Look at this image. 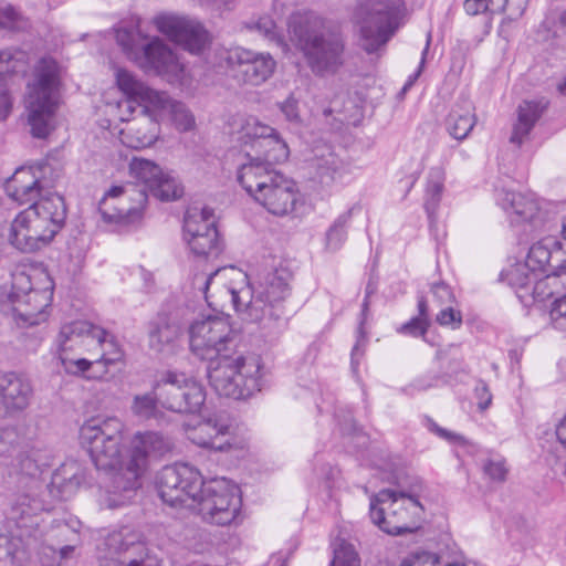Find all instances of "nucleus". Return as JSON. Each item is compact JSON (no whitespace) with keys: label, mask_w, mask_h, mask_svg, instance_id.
Here are the masks:
<instances>
[{"label":"nucleus","mask_w":566,"mask_h":566,"mask_svg":"<svg viewBox=\"0 0 566 566\" xmlns=\"http://www.w3.org/2000/svg\"><path fill=\"white\" fill-rule=\"evenodd\" d=\"M60 66L52 57L41 59L34 67L33 78L28 84L25 108L31 134L45 138L54 129L60 105Z\"/></svg>","instance_id":"nucleus-8"},{"label":"nucleus","mask_w":566,"mask_h":566,"mask_svg":"<svg viewBox=\"0 0 566 566\" xmlns=\"http://www.w3.org/2000/svg\"><path fill=\"white\" fill-rule=\"evenodd\" d=\"M187 438L195 444L220 452L243 450L247 439L222 417H210L196 427L186 428Z\"/></svg>","instance_id":"nucleus-15"},{"label":"nucleus","mask_w":566,"mask_h":566,"mask_svg":"<svg viewBox=\"0 0 566 566\" xmlns=\"http://www.w3.org/2000/svg\"><path fill=\"white\" fill-rule=\"evenodd\" d=\"M431 292L434 300L441 305L452 303L454 301V294L451 287L446 283L441 282L433 284Z\"/></svg>","instance_id":"nucleus-55"},{"label":"nucleus","mask_w":566,"mask_h":566,"mask_svg":"<svg viewBox=\"0 0 566 566\" xmlns=\"http://www.w3.org/2000/svg\"><path fill=\"white\" fill-rule=\"evenodd\" d=\"M127 101L124 99L118 104L119 109H124L128 113L137 112L138 117L134 118V122L125 129L120 130L122 142L130 148L139 149L151 146L159 136V116L149 111L143 113L137 102L133 103L132 108H127L123 105Z\"/></svg>","instance_id":"nucleus-26"},{"label":"nucleus","mask_w":566,"mask_h":566,"mask_svg":"<svg viewBox=\"0 0 566 566\" xmlns=\"http://www.w3.org/2000/svg\"><path fill=\"white\" fill-rule=\"evenodd\" d=\"M52 296V280L42 265H19L0 287V308L17 326H34L48 319Z\"/></svg>","instance_id":"nucleus-6"},{"label":"nucleus","mask_w":566,"mask_h":566,"mask_svg":"<svg viewBox=\"0 0 566 566\" xmlns=\"http://www.w3.org/2000/svg\"><path fill=\"white\" fill-rule=\"evenodd\" d=\"M350 211H347L334 221L326 232V248L331 251L338 250L346 240V229L350 220Z\"/></svg>","instance_id":"nucleus-45"},{"label":"nucleus","mask_w":566,"mask_h":566,"mask_svg":"<svg viewBox=\"0 0 566 566\" xmlns=\"http://www.w3.org/2000/svg\"><path fill=\"white\" fill-rule=\"evenodd\" d=\"M427 326V319L413 317L408 323L403 324L399 331L412 336H420L424 335Z\"/></svg>","instance_id":"nucleus-58"},{"label":"nucleus","mask_w":566,"mask_h":566,"mask_svg":"<svg viewBox=\"0 0 566 566\" xmlns=\"http://www.w3.org/2000/svg\"><path fill=\"white\" fill-rule=\"evenodd\" d=\"M84 481V473L75 461L63 463L53 474L52 484L63 500L73 495Z\"/></svg>","instance_id":"nucleus-36"},{"label":"nucleus","mask_w":566,"mask_h":566,"mask_svg":"<svg viewBox=\"0 0 566 566\" xmlns=\"http://www.w3.org/2000/svg\"><path fill=\"white\" fill-rule=\"evenodd\" d=\"M227 65L239 83L261 85L274 73L276 62L270 53L256 52L242 46L227 51Z\"/></svg>","instance_id":"nucleus-17"},{"label":"nucleus","mask_w":566,"mask_h":566,"mask_svg":"<svg viewBox=\"0 0 566 566\" xmlns=\"http://www.w3.org/2000/svg\"><path fill=\"white\" fill-rule=\"evenodd\" d=\"M555 431L558 441L566 448V415L558 422Z\"/></svg>","instance_id":"nucleus-64"},{"label":"nucleus","mask_w":566,"mask_h":566,"mask_svg":"<svg viewBox=\"0 0 566 566\" xmlns=\"http://www.w3.org/2000/svg\"><path fill=\"white\" fill-rule=\"evenodd\" d=\"M96 343L92 346V353L86 359L70 360L65 359L67 374L84 375L92 367H102L101 370L93 371L87 379H104L108 374V367L118 363L123 353L113 336L103 328V335L96 337Z\"/></svg>","instance_id":"nucleus-20"},{"label":"nucleus","mask_w":566,"mask_h":566,"mask_svg":"<svg viewBox=\"0 0 566 566\" xmlns=\"http://www.w3.org/2000/svg\"><path fill=\"white\" fill-rule=\"evenodd\" d=\"M144 22L140 18L132 19L116 29V41L128 59L137 62L144 48L148 43Z\"/></svg>","instance_id":"nucleus-31"},{"label":"nucleus","mask_w":566,"mask_h":566,"mask_svg":"<svg viewBox=\"0 0 566 566\" xmlns=\"http://www.w3.org/2000/svg\"><path fill=\"white\" fill-rule=\"evenodd\" d=\"M99 566H159L145 543L129 528L108 534L101 548Z\"/></svg>","instance_id":"nucleus-13"},{"label":"nucleus","mask_w":566,"mask_h":566,"mask_svg":"<svg viewBox=\"0 0 566 566\" xmlns=\"http://www.w3.org/2000/svg\"><path fill=\"white\" fill-rule=\"evenodd\" d=\"M287 31L291 42L314 74H334L343 65L344 36L338 27L316 12H293L287 21Z\"/></svg>","instance_id":"nucleus-5"},{"label":"nucleus","mask_w":566,"mask_h":566,"mask_svg":"<svg viewBox=\"0 0 566 566\" xmlns=\"http://www.w3.org/2000/svg\"><path fill=\"white\" fill-rule=\"evenodd\" d=\"M429 428L431 431H434L438 436H440L441 438H444L449 441L459 442V443L465 442V439L463 437L458 436L452 432H449L448 430L440 428L437 423L432 422L431 420L429 421Z\"/></svg>","instance_id":"nucleus-63"},{"label":"nucleus","mask_w":566,"mask_h":566,"mask_svg":"<svg viewBox=\"0 0 566 566\" xmlns=\"http://www.w3.org/2000/svg\"><path fill=\"white\" fill-rule=\"evenodd\" d=\"M364 321L360 322L359 327L357 329V340L355 346L352 350V366L353 368H356V365L358 364L357 357L363 355V352L360 350V347L365 345V332L363 329Z\"/></svg>","instance_id":"nucleus-61"},{"label":"nucleus","mask_w":566,"mask_h":566,"mask_svg":"<svg viewBox=\"0 0 566 566\" xmlns=\"http://www.w3.org/2000/svg\"><path fill=\"white\" fill-rule=\"evenodd\" d=\"M463 7L465 12L471 15L488 11V3L485 0H465Z\"/></svg>","instance_id":"nucleus-62"},{"label":"nucleus","mask_w":566,"mask_h":566,"mask_svg":"<svg viewBox=\"0 0 566 566\" xmlns=\"http://www.w3.org/2000/svg\"><path fill=\"white\" fill-rule=\"evenodd\" d=\"M103 335V328L87 321H74L64 324L56 337L59 348V359L65 373L67 365L65 359L76 360L86 359L81 355L86 353L90 356L92 346L96 343V337Z\"/></svg>","instance_id":"nucleus-19"},{"label":"nucleus","mask_w":566,"mask_h":566,"mask_svg":"<svg viewBox=\"0 0 566 566\" xmlns=\"http://www.w3.org/2000/svg\"><path fill=\"white\" fill-rule=\"evenodd\" d=\"M124 423L116 417L92 418L80 429L81 444L87 450L97 470L112 472V490L105 499L109 509L127 503L140 486L149 458H163L172 448V440L159 431L135 433L132 449L122 455Z\"/></svg>","instance_id":"nucleus-1"},{"label":"nucleus","mask_w":566,"mask_h":566,"mask_svg":"<svg viewBox=\"0 0 566 566\" xmlns=\"http://www.w3.org/2000/svg\"><path fill=\"white\" fill-rule=\"evenodd\" d=\"M164 171L155 163L142 159L133 158L129 164V175L134 178L143 188L139 190L140 201H145L147 192L153 189L155 184Z\"/></svg>","instance_id":"nucleus-37"},{"label":"nucleus","mask_w":566,"mask_h":566,"mask_svg":"<svg viewBox=\"0 0 566 566\" xmlns=\"http://www.w3.org/2000/svg\"><path fill=\"white\" fill-rule=\"evenodd\" d=\"M18 546L17 538L0 534V566H15Z\"/></svg>","instance_id":"nucleus-50"},{"label":"nucleus","mask_w":566,"mask_h":566,"mask_svg":"<svg viewBox=\"0 0 566 566\" xmlns=\"http://www.w3.org/2000/svg\"><path fill=\"white\" fill-rule=\"evenodd\" d=\"M434 386V378L420 377L415 379L411 384L402 388V391L407 395H415L418 391L427 390Z\"/></svg>","instance_id":"nucleus-60"},{"label":"nucleus","mask_w":566,"mask_h":566,"mask_svg":"<svg viewBox=\"0 0 566 566\" xmlns=\"http://www.w3.org/2000/svg\"><path fill=\"white\" fill-rule=\"evenodd\" d=\"M42 510V504L39 501L30 500L28 495H22L12 503L9 518L15 523L18 528H25L28 535H31L29 528L38 526L36 513Z\"/></svg>","instance_id":"nucleus-38"},{"label":"nucleus","mask_w":566,"mask_h":566,"mask_svg":"<svg viewBox=\"0 0 566 566\" xmlns=\"http://www.w3.org/2000/svg\"><path fill=\"white\" fill-rule=\"evenodd\" d=\"M124 187L114 186L99 201L98 213L105 223H128L135 218L140 217L139 209L124 208L115 203V200L124 195Z\"/></svg>","instance_id":"nucleus-33"},{"label":"nucleus","mask_w":566,"mask_h":566,"mask_svg":"<svg viewBox=\"0 0 566 566\" xmlns=\"http://www.w3.org/2000/svg\"><path fill=\"white\" fill-rule=\"evenodd\" d=\"M30 381L15 373H0V418L12 417L28 408L32 397Z\"/></svg>","instance_id":"nucleus-28"},{"label":"nucleus","mask_w":566,"mask_h":566,"mask_svg":"<svg viewBox=\"0 0 566 566\" xmlns=\"http://www.w3.org/2000/svg\"><path fill=\"white\" fill-rule=\"evenodd\" d=\"M161 407L178 413H198L206 401L201 382L182 373L167 371L155 384Z\"/></svg>","instance_id":"nucleus-12"},{"label":"nucleus","mask_w":566,"mask_h":566,"mask_svg":"<svg viewBox=\"0 0 566 566\" xmlns=\"http://www.w3.org/2000/svg\"><path fill=\"white\" fill-rule=\"evenodd\" d=\"M403 12L402 0H361L353 19L359 28L364 51L368 54L381 51L398 30Z\"/></svg>","instance_id":"nucleus-9"},{"label":"nucleus","mask_w":566,"mask_h":566,"mask_svg":"<svg viewBox=\"0 0 566 566\" xmlns=\"http://www.w3.org/2000/svg\"><path fill=\"white\" fill-rule=\"evenodd\" d=\"M149 193L161 201H169L179 198L182 189L172 177L163 172L159 179L153 184Z\"/></svg>","instance_id":"nucleus-46"},{"label":"nucleus","mask_w":566,"mask_h":566,"mask_svg":"<svg viewBox=\"0 0 566 566\" xmlns=\"http://www.w3.org/2000/svg\"><path fill=\"white\" fill-rule=\"evenodd\" d=\"M438 557L432 553H420L410 558H406L401 566H437Z\"/></svg>","instance_id":"nucleus-54"},{"label":"nucleus","mask_w":566,"mask_h":566,"mask_svg":"<svg viewBox=\"0 0 566 566\" xmlns=\"http://www.w3.org/2000/svg\"><path fill=\"white\" fill-rule=\"evenodd\" d=\"M188 333L190 350L208 361L207 376L218 395L239 400L261 390V360L238 349L239 334L227 317L202 316Z\"/></svg>","instance_id":"nucleus-3"},{"label":"nucleus","mask_w":566,"mask_h":566,"mask_svg":"<svg viewBox=\"0 0 566 566\" xmlns=\"http://www.w3.org/2000/svg\"><path fill=\"white\" fill-rule=\"evenodd\" d=\"M422 513L423 507L419 500L403 492L382 490L370 500V518L387 534L412 532Z\"/></svg>","instance_id":"nucleus-11"},{"label":"nucleus","mask_w":566,"mask_h":566,"mask_svg":"<svg viewBox=\"0 0 566 566\" xmlns=\"http://www.w3.org/2000/svg\"><path fill=\"white\" fill-rule=\"evenodd\" d=\"M207 229H217L212 210L203 208L199 211L193 208L186 212L184 219V238L203 234L208 232Z\"/></svg>","instance_id":"nucleus-40"},{"label":"nucleus","mask_w":566,"mask_h":566,"mask_svg":"<svg viewBox=\"0 0 566 566\" xmlns=\"http://www.w3.org/2000/svg\"><path fill=\"white\" fill-rule=\"evenodd\" d=\"M136 63L142 69L167 76L169 81H181L184 77L185 65L159 38H153L148 41Z\"/></svg>","instance_id":"nucleus-25"},{"label":"nucleus","mask_w":566,"mask_h":566,"mask_svg":"<svg viewBox=\"0 0 566 566\" xmlns=\"http://www.w3.org/2000/svg\"><path fill=\"white\" fill-rule=\"evenodd\" d=\"M25 433L21 426H6L0 428V455L15 460L22 470H31L32 461L24 459Z\"/></svg>","instance_id":"nucleus-32"},{"label":"nucleus","mask_w":566,"mask_h":566,"mask_svg":"<svg viewBox=\"0 0 566 566\" xmlns=\"http://www.w3.org/2000/svg\"><path fill=\"white\" fill-rule=\"evenodd\" d=\"M248 28L258 31L269 41L274 42L279 46H286L282 35L277 31L275 22L270 17H261L255 22L248 24Z\"/></svg>","instance_id":"nucleus-49"},{"label":"nucleus","mask_w":566,"mask_h":566,"mask_svg":"<svg viewBox=\"0 0 566 566\" xmlns=\"http://www.w3.org/2000/svg\"><path fill=\"white\" fill-rule=\"evenodd\" d=\"M29 65V55L19 49H4L0 51V81L7 82V75L25 73Z\"/></svg>","instance_id":"nucleus-41"},{"label":"nucleus","mask_w":566,"mask_h":566,"mask_svg":"<svg viewBox=\"0 0 566 566\" xmlns=\"http://www.w3.org/2000/svg\"><path fill=\"white\" fill-rule=\"evenodd\" d=\"M153 23L158 32L190 53H201L209 43L208 32L195 19L174 13H161L153 19Z\"/></svg>","instance_id":"nucleus-18"},{"label":"nucleus","mask_w":566,"mask_h":566,"mask_svg":"<svg viewBox=\"0 0 566 566\" xmlns=\"http://www.w3.org/2000/svg\"><path fill=\"white\" fill-rule=\"evenodd\" d=\"M282 160H270L268 150L262 153L245 154V160L238 168L237 179L244 190L253 198L265 186L281 174L274 165Z\"/></svg>","instance_id":"nucleus-23"},{"label":"nucleus","mask_w":566,"mask_h":566,"mask_svg":"<svg viewBox=\"0 0 566 566\" xmlns=\"http://www.w3.org/2000/svg\"><path fill=\"white\" fill-rule=\"evenodd\" d=\"M331 566H360L358 555L350 543L338 539L334 544V558Z\"/></svg>","instance_id":"nucleus-48"},{"label":"nucleus","mask_w":566,"mask_h":566,"mask_svg":"<svg viewBox=\"0 0 566 566\" xmlns=\"http://www.w3.org/2000/svg\"><path fill=\"white\" fill-rule=\"evenodd\" d=\"M496 200L512 227L528 224L536 228L544 220L541 205L533 195L502 189L497 192Z\"/></svg>","instance_id":"nucleus-22"},{"label":"nucleus","mask_w":566,"mask_h":566,"mask_svg":"<svg viewBox=\"0 0 566 566\" xmlns=\"http://www.w3.org/2000/svg\"><path fill=\"white\" fill-rule=\"evenodd\" d=\"M65 217L66 208L60 195L43 196L15 216L8 240L21 252L38 251L53 240Z\"/></svg>","instance_id":"nucleus-7"},{"label":"nucleus","mask_w":566,"mask_h":566,"mask_svg":"<svg viewBox=\"0 0 566 566\" xmlns=\"http://www.w3.org/2000/svg\"><path fill=\"white\" fill-rule=\"evenodd\" d=\"M474 394H475L476 399L479 400L478 401L479 409L481 411H484L485 409H488L492 402V395H491L486 384L483 381H480L474 389Z\"/></svg>","instance_id":"nucleus-59"},{"label":"nucleus","mask_w":566,"mask_h":566,"mask_svg":"<svg viewBox=\"0 0 566 566\" xmlns=\"http://www.w3.org/2000/svg\"><path fill=\"white\" fill-rule=\"evenodd\" d=\"M12 109L9 84L0 81V122L4 120Z\"/></svg>","instance_id":"nucleus-57"},{"label":"nucleus","mask_w":566,"mask_h":566,"mask_svg":"<svg viewBox=\"0 0 566 566\" xmlns=\"http://www.w3.org/2000/svg\"><path fill=\"white\" fill-rule=\"evenodd\" d=\"M436 319L441 326L458 329L462 324V314L460 311L454 310L451 306H447L438 313Z\"/></svg>","instance_id":"nucleus-52"},{"label":"nucleus","mask_w":566,"mask_h":566,"mask_svg":"<svg viewBox=\"0 0 566 566\" xmlns=\"http://www.w3.org/2000/svg\"><path fill=\"white\" fill-rule=\"evenodd\" d=\"M154 391L145 395H137L133 399L132 411L135 416L142 419L154 418L157 413V391L155 387Z\"/></svg>","instance_id":"nucleus-47"},{"label":"nucleus","mask_w":566,"mask_h":566,"mask_svg":"<svg viewBox=\"0 0 566 566\" xmlns=\"http://www.w3.org/2000/svg\"><path fill=\"white\" fill-rule=\"evenodd\" d=\"M160 499L170 506L198 507L201 517L211 524L229 525L241 509L239 488L226 478L203 481L193 467L181 463L167 465L157 475Z\"/></svg>","instance_id":"nucleus-4"},{"label":"nucleus","mask_w":566,"mask_h":566,"mask_svg":"<svg viewBox=\"0 0 566 566\" xmlns=\"http://www.w3.org/2000/svg\"><path fill=\"white\" fill-rule=\"evenodd\" d=\"M207 230L203 234L185 238L190 250L197 255H217L220 252L218 230Z\"/></svg>","instance_id":"nucleus-44"},{"label":"nucleus","mask_w":566,"mask_h":566,"mask_svg":"<svg viewBox=\"0 0 566 566\" xmlns=\"http://www.w3.org/2000/svg\"><path fill=\"white\" fill-rule=\"evenodd\" d=\"M484 473L493 481L503 482L506 479L507 469L503 460H488L483 465Z\"/></svg>","instance_id":"nucleus-53"},{"label":"nucleus","mask_w":566,"mask_h":566,"mask_svg":"<svg viewBox=\"0 0 566 566\" xmlns=\"http://www.w3.org/2000/svg\"><path fill=\"white\" fill-rule=\"evenodd\" d=\"M562 251L558 248V242L554 238H546L542 241L534 243L527 253L525 263L538 275L545 273L543 280H538L533 287V294L539 298L552 296L554 291L545 292L544 287H554L557 285H566V271L560 273L556 272L558 265H554L552 261H559Z\"/></svg>","instance_id":"nucleus-16"},{"label":"nucleus","mask_w":566,"mask_h":566,"mask_svg":"<svg viewBox=\"0 0 566 566\" xmlns=\"http://www.w3.org/2000/svg\"><path fill=\"white\" fill-rule=\"evenodd\" d=\"M136 63L142 69L167 76L169 81H181L184 77L185 65L159 38H153L148 41Z\"/></svg>","instance_id":"nucleus-24"},{"label":"nucleus","mask_w":566,"mask_h":566,"mask_svg":"<svg viewBox=\"0 0 566 566\" xmlns=\"http://www.w3.org/2000/svg\"><path fill=\"white\" fill-rule=\"evenodd\" d=\"M503 282H506L512 287L524 289L530 284L538 281L537 275L524 262H516L503 270L500 275Z\"/></svg>","instance_id":"nucleus-43"},{"label":"nucleus","mask_w":566,"mask_h":566,"mask_svg":"<svg viewBox=\"0 0 566 566\" xmlns=\"http://www.w3.org/2000/svg\"><path fill=\"white\" fill-rule=\"evenodd\" d=\"M547 103L524 101L517 109V122L513 127L511 143L521 145L527 137L537 119L541 117Z\"/></svg>","instance_id":"nucleus-35"},{"label":"nucleus","mask_w":566,"mask_h":566,"mask_svg":"<svg viewBox=\"0 0 566 566\" xmlns=\"http://www.w3.org/2000/svg\"><path fill=\"white\" fill-rule=\"evenodd\" d=\"M311 167L314 179L323 187H331L340 182L352 172L350 164L339 158L328 145L316 146Z\"/></svg>","instance_id":"nucleus-29"},{"label":"nucleus","mask_w":566,"mask_h":566,"mask_svg":"<svg viewBox=\"0 0 566 566\" xmlns=\"http://www.w3.org/2000/svg\"><path fill=\"white\" fill-rule=\"evenodd\" d=\"M181 333V326L171 316L157 315L148 324V347L156 353L172 349L175 342Z\"/></svg>","instance_id":"nucleus-30"},{"label":"nucleus","mask_w":566,"mask_h":566,"mask_svg":"<svg viewBox=\"0 0 566 566\" xmlns=\"http://www.w3.org/2000/svg\"><path fill=\"white\" fill-rule=\"evenodd\" d=\"M549 317L555 329L566 332V293L553 302Z\"/></svg>","instance_id":"nucleus-51"},{"label":"nucleus","mask_w":566,"mask_h":566,"mask_svg":"<svg viewBox=\"0 0 566 566\" xmlns=\"http://www.w3.org/2000/svg\"><path fill=\"white\" fill-rule=\"evenodd\" d=\"M239 140L244 145H251L254 153L268 150L270 160H286L289 157L287 145L279 137L275 129L255 117L244 120L239 132Z\"/></svg>","instance_id":"nucleus-21"},{"label":"nucleus","mask_w":566,"mask_h":566,"mask_svg":"<svg viewBox=\"0 0 566 566\" xmlns=\"http://www.w3.org/2000/svg\"><path fill=\"white\" fill-rule=\"evenodd\" d=\"M446 171L441 166L432 167L428 174L424 208L429 214L437 209L444 188Z\"/></svg>","instance_id":"nucleus-42"},{"label":"nucleus","mask_w":566,"mask_h":566,"mask_svg":"<svg viewBox=\"0 0 566 566\" xmlns=\"http://www.w3.org/2000/svg\"><path fill=\"white\" fill-rule=\"evenodd\" d=\"M115 77L118 88L127 96V101L123 104L127 108H132L133 103L137 102L143 113L151 111L159 118L169 116L180 132L195 127V116L184 103L171 99L166 92L148 87L125 69H117Z\"/></svg>","instance_id":"nucleus-10"},{"label":"nucleus","mask_w":566,"mask_h":566,"mask_svg":"<svg viewBox=\"0 0 566 566\" xmlns=\"http://www.w3.org/2000/svg\"><path fill=\"white\" fill-rule=\"evenodd\" d=\"M476 124L474 106L470 101L457 103L450 111L446 127L448 133L457 140L465 139Z\"/></svg>","instance_id":"nucleus-34"},{"label":"nucleus","mask_w":566,"mask_h":566,"mask_svg":"<svg viewBox=\"0 0 566 566\" xmlns=\"http://www.w3.org/2000/svg\"><path fill=\"white\" fill-rule=\"evenodd\" d=\"M280 108L287 120L295 122V123H298L301 120L300 111H298V102L293 95H290L281 104Z\"/></svg>","instance_id":"nucleus-56"},{"label":"nucleus","mask_w":566,"mask_h":566,"mask_svg":"<svg viewBox=\"0 0 566 566\" xmlns=\"http://www.w3.org/2000/svg\"><path fill=\"white\" fill-rule=\"evenodd\" d=\"M289 280L286 270L276 269L261 277L254 294L248 274L227 266L208 276L196 275L193 284L212 310L223 312L231 307L242 321L259 324L264 336L275 337L286 325L282 302L290 294Z\"/></svg>","instance_id":"nucleus-2"},{"label":"nucleus","mask_w":566,"mask_h":566,"mask_svg":"<svg viewBox=\"0 0 566 566\" xmlns=\"http://www.w3.org/2000/svg\"><path fill=\"white\" fill-rule=\"evenodd\" d=\"M30 19L20 7L8 0H0V31L6 33H20L29 30Z\"/></svg>","instance_id":"nucleus-39"},{"label":"nucleus","mask_w":566,"mask_h":566,"mask_svg":"<svg viewBox=\"0 0 566 566\" xmlns=\"http://www.w3.org/2000/svg\"><path fill=\"white\" fill-rule=\"evenodd\" d=\"M253 199L274 216H286L294 211L297 202L295 182L282 174L264 187Z\"/></svg>","instance_id":"nucleus-27"},{"label":"nucleus","mask_w":566,"mask_h":566,"mask_svg":"<svg viewBox=\"0 0 566 566\" xmlns=\"http://www.w3.org/2000/svg\"><path fill=\"white\" fill-rule=\"evenodd\" d=\"M46 172L53 174V166L48 161L20 167L6 181L4 190L13 201L30 206L43 196L53 195L49 191L52 180L46 179Z\"/></svg>","instance_id":"nucleus-14"}]
</instances>
